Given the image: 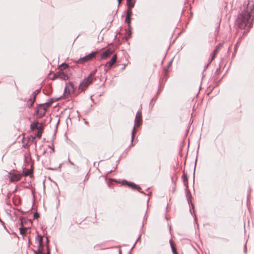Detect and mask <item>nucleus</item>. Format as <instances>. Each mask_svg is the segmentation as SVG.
<instances>
[{
  "label": "nucleus",
  "mask_w": 254,
  "mask_h": 254,
  "mask_svg": "<svg viewBox=\"0 0 254 254\" xmlns=\"http://www.w3.org/2000/svg\"><path fill=\"white\" fill-rule=\"evenodd\" d=\"M254 16V5H248L238 15L236 20L238 27L242 29L247 28L249 29L252 26L253 17Z\"/></svg>",
  "instance_id": "nucleus-1"
},
{
  "label": "nucleus",
  "mask_w": 254,
  "mask_h": 254,
  "mask_svg": "<svg viewBox=\"0 0 254 254\" xmlns=\"http://www.w3.org/2000/svg\"><path fill=\"white\" fill-rule=\"evenodd\" d=\"M96 71V69L94 70L86 78H84V80L79 85V88L80 89H81L82 91L83 90L92 83Z\"/></svg>",
  "instance_id": "nucleus-2"
},
{
  "label": "nucleus",
  "mask_w": 254,
  "mask_h": 254,
  "mask_svg": "<svg viewBox=\"0 0 254 254\" xmlns=\"http://www.w3.org/2000/svg\"><path fill=\"white\" fill-rule=\"evenodd\" d=\"M142 124V114L139 111H138L136 114L135 120H134V126L132 131L131 133V142L133 141L135 136V127H139Z\"/></svg>",
  "instance_id": "nucleus-3"
},
{
  "label": "nucleus",
  "mask_w": 254,
  "mask_h": 254,
  "mask_svg": "<svg viewBox=\"0 0 254 254\" xmlns=\"http://www.w3.org/2000/svg\"><path fill=\"white\" fill-rule=\"evenodd\" d=\"M52 101L50 102L45 103L43 104H40L37 110V113L40 118H42L44 116L47 111V107H49Z\"/></svg>",
  "instance_id": "nucleus-4"
},
{
  "label": "nucleus",
  "mask_w": 254,
  "mask_h": 254,
  "mask_svg": "<svg viewBox=\"0 0 254 254\" xmlns=\"http://www.w3.org/2000/svg\"><path fill=\"white\" fill-rule=\"evenodd\" d=\"M56 76L62 80H66L68 79V76L60 70L56 73Z\"/></svg>",
  "instance_id": "nucleus-5"
},
{
  "label": "nucleus",
  "mask_w": 254,
  "mask_h": 254,
  "mask_svg": "<svg viewBox=\"0 0 254 254\" xmlns=\"http://www.w3.org/2000/svg\"><path fill=\"white\" fill-rule=\"evenodd\" d=\"M123 184H127L129 187L131 188L133 190H136L139 191L141 190V188L139 186H137L133 183L128 182L126 180L123 181Z\"/></svg>",
  "instance_id": "nucleus-6"
},
{
  "label": "nucleus",
  "mask_w": 254,
  "mask_h": 254,
  "mask_svg": "<svg viewBox=\"0 0 254 254\" xmlns=\"http://www.w3.org/2000/svg\"><path fill=\"white\" fill-rule=\"evenodd\" d=\"M117 59V56L116 55H114L111 60L107 62L106 64V66L108 67V68H111L112 65L115 63Z\"/></svg>",
  "instance_id": "nucleus-7"
},
{
  "label": "nucleus",
  "mask_w": 254,
  "mask_h": 254,
  "mask_svg": "<svg viewBox=\"0 0 254 254\" xmlns=\"http://www.w3.org/2000/svg\"><path fill=\"white\" fill-rule=\"evenodd\" d=\"M112 53V51L110 49H108L104 52L101 56V59H105L108 57Z\"/></svg>",
  "instance_id": "nucleus-8"
},
{
  "label": "nucleus",
  "mask_w": 254,
  "mask_h": 254,
  "mask_svg": "<svg viewBox=\"0 0 254 254\" xmlns=\"http://www.w3.org/2000/svg\"><path fill=\"white\" fill-rule=\"evenodd\" d=\"M88 61H89V60L88 59L87 56H86L83 57V58H81L79 59H78V60L76 62V63L79 64H82L86 63V62H87Z\"/></svg>",
  "instance_id": "nucleus-9"
},
{
  "label": "nucleus",
  "mask_w": 254,
  "mask_h": 254,
  "mask_svg": "<svg viewBox=\"0 0 254 254\" xmlns=\"http://www.w3.org/2000/svg\"><path fill=\"white\" fill-rule=\"evenodd\" d=\"M21 177L19 175H13L10 177V181L11 182H17L20 180Z\"/></svg>",
  "instance_id": "nucleus-10"
},
{
  "label": "nucleus",
  "mask_w": 254,
  "mask_h": 254,
  "mask_svg": "<svg viewBox=\"0 0 254 254\" xmlns=\"http://www.w3.org/2000/svg\"><path fill=\"white\" fill-rule=\"evenodd\" d=\"M40 89L36 90L33 93V100L32 101V103L30 104V106H32L33 104H34L36 96L37 94L40 92Z\"/></svg>",
  "instance_id": "nucleus-11"
},
{
  "label": "nucleus",
  "mask_w": 254,
  "mask_h": 254,
  "mask_svg": "<svg viewBox=\"0 0 254 254\" xmlns=\"http://www.w3.org/2000/svg\"><path fill=\"white\" fill-rule=\"evenodd\" d=\"M97 53H98L97 51H93V52H92L89 54H88V55H86L87 56V58H88V59L89 60V61L91 60L93 58H94Z\"/></svg>",
  "instance_id": "nucleus-12"
},
{
  "label": "nucleus",
  "mask_w": 254,
  "mask_h": 254,
  "mask_svg": "<svg viewBox=\"0 0 254 254\" xmlns=\"http://www.w3.org/2000/svg\"><path fill=\"white\" fill-rule=\"evenodd\" d=\"M170 246H171L173 253L174 254H178L177 252L176 249L175 248V245L173 243V241L172 240H170Z\"/></svg>",
  "instance_id": "nucleus-13"
},
{
  "label": "nucleus",
  "mask_w": 254,
  "mask_h": 254,
  "mask_svg": "<svg viewBox=\"0 0 254 254\" xmlns=\"http://www.w3.org/2000/svg\"><path fill=\"white\" fill-rule=\"evenodd\" d=\"M182 179L183 180V182H184L185 186L186 187H188V182L187 175L186 174L184 173L183 175V176H182Z\"/></svg>",
  "instance_id": "nucleus-14"
},
{
  "label": "nucleus",
  "mask_w": 254,
  "mask_h": 254,
  "mask_svg": "<svg viewBox=\"0 0 254 254\" xmlns=\"http://www.w3.org/2000/svg\"><path fill=\"white\" fill-rule=\"evenodd\" d=\"M127 5L128 8H132L134 6V0H127Z\"/></svg>",
  "instance_id": "nucleus-15"
},
{
  "label": "nucleus",
  "mask_w": 254,
  "mask_h": 254,
  "mask_svg": "<svg viewBox=\"0 0 254 254\" xmlns=\"http://www.w3.org/2000/svg\"><path fill=\"white\" fill-rule=\"evenodd\" d=\"M68 66V64L65 63L62 64L59 67V69L63 71V69L66 68Z\"/></svg>",
  "instance_id": "nucleus-16"
},
{
  "label": "nucleus",
  "mask_w": 254,
  "mask_h": 254,
  "mask_svg": "<svg viewBox=\"0 0 254 254\" xmlns=\"http://www.w3.org/2000/svg\"><path fill=\"white\" fill-rule=\"evenodd\" d=\"M221 46V44H219L218 45H217L216 47V49H215V50L213 52V55L212 57L211 60H213L214 59L215 55L217 54L218 50H219V49L220 48V47Z\"/></svg>",
  "instance_id": "nucleus-17"
},
{
  "label": "nucleus",
  "mask_w": 254,
  "mask_h": 254,
  "mask_svg": "<svg viewBox=\"0 0 254 254\" xmlns=\"http://www.w3.org/2000/svg\"><path fill=\"white\" fill-rule=\"evenodd\" d=\"M36 240L38 242L39 245H40L43 244V237L41 235H38L37 237Z\"/></svg>",
  "instance_id": "nucleus-18"
},
{
  "label": "nucleus",
  "mask_w": 254,
  "mask_h": 254,
  "mask_svg": "<svg viewBox=\"0 0 254 254\" xmlns=\"http://www.w3.org/2000/svg\"><path fill=\"white\" fill-rule=\"evenodd\" d=\"M27 230V228H23L22 227H20L19 228L20 233V234H21L22 235L26 234Z\"/></svg>",
  "instance_id": "nucleus-19"
},
{
  "label": "nucleus",
  "mask_w": 254,
  "mask_h": 254,
  "mask_svg": "<svg viewBox=\"0 0 254 254\" xmlns=\"http://www.w3.org/2000/svg\"><path fill=\"white\" fill-rule=\"evenodd\" d=\"M31 128L32 130L38 128V123H33L31 124Z\"/></svg>",
  "instance_id": "nucleus-20"
},
{
  "label": "nucleus",
  "mask_w": 254,
  "mask_h": 254,
  "mask_svg": "<svg viewBox=\"0 0 254 254\" xmlns=\"http://www.w3.org/2000/svg\"><path fill=\"white\" fill-rule=\"evenodd\" d=\"M131 8H127V17H131L132 15V11L131 10Z\"/></svg>",
  "instance_id": "nucleus-21"
},
{
  "label": "nucleus",
  "mask_w": 254,
  "mask_h": 254,
  "mask_svg": "<svg viewBox=\"0 0 254 254\" xmlns=\"http://www.w3.org/2000/svg\"><path fill=\"white\" fill-rule=\"evenodd\" d=\"M43 249H44V248H43V244H42V245H41L39 244L38 246L37 251L43 253Z\"/></svg>",
  "instance_id": "nucleus-22"
},
{
  "label": "nucleus",
  "mask_w": 254,
  "mask_h": 254,
  "mask_svg": "<svg viewBox=\"0 0 254 254\" xmlns=\"http://www.w3.org/2000/svg\"><path fill=\"white\" fill-rule=\"evenodd\" d=\"M42 131L41 130L38 129L37 133H36V136L38 138H40L42 135Z\"/></svg>",
  "instance_id": "nucleus-23"
},
{
  "label": "nucleus",
  "mask_w": 254,
  "mask_h": 254,
  "mask_svg": "<svg viewBox=\"0 0 254 254\" xmlns=\"http://www.w3.org/2000/svg\"><path fill=\"white\" fill-rule=\"evenodd\" d=\"M23 173L24 174V176H28L29 175H30V173H31V171L30 170H27L25 171H23Z\"/></svg>",
  "instance_id": "nucleus-24"
},
{
  "label": "nucleus",
  "mask_w": 254,
  "mask_h": 254,
  "mask_svg": "<svg viewBox=\"0 0 254 254\" xmlns=\"http://www.w3.org/2000/svg\"><path fill=\"white\" fill-rule=\"evenodd\" d=\"M130 18H131V17H127V15H126V22L128 24L130 23Z\"/></svg>",
  "instance_id": "nucleus-25"
},
{
  "label": "nucleus",
  "mask_w": 254,
  "mask_h": 254,
  "mask_svg": "<svg viewBox=\"0 0 254 254\" xmlns=\"http://www.w3.org/2000/svg\"><path fill=\"white\" fill-rule=\"evenodd\" d=\"M32 100H33V98H31L27 102V106H28L29 107H31V106H30V104H31V103H32Z\"/></svg>",
  "instance_id": "nucleus-26"
},
{
  "label": "nucleus",
  "mask_w": 254,
  "mask_h": 254,
  "mask_svg": "<svg viewBox=\"0 0 254 254\" xmlns=\"http://www.w3.org/2000/svg\"><path fill=\"white\" fill-rule=\"evenodd\" d=\"M69 87H71V88L73 90V92H74V87H73V85L71 82L69 83L68 87V88H69Z\"/></svg>",
  "instance_id": "nucleus-27"
},
{
  "label": "nucleus",
  "mask_w": 254,
  "mask_h": 254,
  "mask_svg": "<svg viewBox=\"0 0 254 254\" xmlns=\"http://www.w3.org/2000/svg\"><path fill=\"white\" fill-rule=\"evenodd\" d=\"M39 215L37 212L35 213L33 215L34 218H37L38 217H39Z\"/></svg>",
  "instance_id": "nucleus-28"
},
{
  "label": "nucleus",
  "mask_w": 254,
  "mask_h": 254,
  "mask_svg": "<svg viewBox=\"0 0 254 254\" xmlns=\"http://www.w3.org/2000/svg\"><path fill=\"white\" fill-rule=\"evenodd\" d=\"M57 76H56V73L54 74L53 77L52 78V80H55V79H57Z\"/></svg>",
  "instance_id": "nucleus-29"
},
{
  "label": "nucleus",
  "mask_w": 254,
  "mask_h": 254,
  "mask_svg": "<svg viewBox=\"0 0 254 254\" xmlns=\"http://www.w3.org/2000/svg\"><path fill=\"white\" fill-rule=\"evenodd\" d=\"M34 253H35V254H43V253H40L38 251H34Z\"/></svg>",
  "instance_id": "nucleus-30"
},
{
  "label": "nucleus",
  "mask_w": 254,
  "mask_h": 254,
  "mask_svg": "<svg viewBox=\"0 0 254 254\" xmlns=\"http://www.w3.org/2000/svg\"><path fill=\"white\" fill-rule=\"evenodd\" d=\"M242 37H240V38L238 39V42H240V41L242 40Z\"/></svg>",
  "instance_id": "nucleus-31"
},
{
  "label": "nucleus",
  "mask_w": 254,
  "mask_h": 254,
  "mask_svg": "<svg viewBox=\"0 0 254 254\" xmlns=\"http://www.w3.org/2000/svg\"><path fill=\"white\" fill-rule=\"evenodd\" d=\"M46 243H47V244H48V243H49V239H48V237L46 238Z\"/></svg>",
  "instance_id": "nucleus-32"
},
{
  "label": "nucleus",
  "mask_w": 254,
  "mask_h": 254,
  "mask_svg": "<svg viewBox=\"0 0 254 254\" xmlns=\"http://www.w3.org/2000/svg\"><path fill=\"white\" fill-rule=\"evenodd\" d=\"M47 254H50V250L48 249Z\"/></svg>",
  "instance_id": "nucleus-33"
},
{
  "label": "nucleus",
  "mask_w": 254,
  "mask_h": 254,
  "mask_svg": "<svg viewBox=\"0 0 254 254\" xmlns=\"http://www.w3.org/2000/svg\"><path fill=\"white\" fill-rule=\"evenodd\" d=\"M195 168V167H194V168ZM195 171V169H194V171ZM193 181L194 180V172L193 173Z\"/></svg>",
  "instance_id": "nucleus-34"
},
{
  "label": "nucleus",
  "mask_w": 254,
  "mask_h": 254,
  "mask_svg": "<svg viewBox=\"0 0 254 254\" xmlns=\"http://www.w3.org/2000/svg\"><path fill=\"white\" fill-rule=\"evenodd\" d=\"M245 251H246L247 249H246V244H245Z\"/></svg>",
  "instance_id": "nucleus-35"
},
{
  "label": "nucleus",
  "mask_w": 254,
  "mask_h": 254,
  "mask_svg": "<svg viewBox=\"0 0 254 254\" xmlns=\"http://www.w3.org/2000/svg\"><path fill=\"white\" fill-rule=\"evenodd\" d=\"M118 1L119 2V4H120L121 3V0H118Z\"/></svg>",
  "instance_id": "nucleus-36"
},
{
  "label": "nucleus",
  "mask_w": 254,
  "mask_h": 254,
  "mask_svg": "<svg viewBox=\"0 0 254 254\" xmlns=\"http://www.w3.org/2000/svg\"><path fill=\"white\" fill-rule=\"evenodd\" d=\"M66 90H67V87H65V91L64 92H66Z\"/></svg>",
  "instance_id": "nucleus-37"
},
{
  "label": "nucleus",
  "mask_w": 254,
  "mask_h": 254,
  "mask_svg": "<svg viewBox=\"0 0 254 254\" xmlns=\"http://www.w3.org/2000/svg\"><path fill=\"white\" fill-rule=\"evenodd\" d=\"M136 242H135V243L134 244V246H135V244H136ZM133 247H133L132 248H131V249H133Z\"/></svg>",
  "instance_id": "nucleus-38"
},
{
  "label": "nucleus",
  "mask_w": 254,
  "mask_h": 254,
  "mask_svg": "<svg viewBox=\"0 0 254 254\" xmlns=\"http://www.w3.org/2000/svg\"><path fill=\"white\" fill-rule=\"evenodd\" d=\"M191 205H192V209H194V206H193V205L192 204H191Z\"/></svg>",
  "instance_id": "nucleus-39"
},
{
  "label": "nucleus",
  "mask_w": 254,
  "mask_h": 254,
  "mask_svg": "<svg viewBox=\"0 0 254 254\" xmlns=\"http://www.w3.org/2000/svg\"><path fill=\"white\" fill-rule=\"evenodd\" d=\"M196 216H195V218H194V220H195V221H196Z\"/></svg>",
  "instance_id": "nucleus-40"
},
{
  "label": "nucleus",
  "mask_w": 254,
  "mask_h": 254,
  "mask_svg": "<svg viewBox=\"0 0 254 254\" xmlns=\"http://www.w3.org/2000/svg\"><path fill=\"white\" fill-rule=\"evenodd\" d=\"M246 33V32H244V34H245Z\"/></svg>",
  "instance_id": "nucleus-41"
},
{
  "label": "nucleus",
  "mask_w": 254,
  "mask_h": 254,
  "mask_svg": "<svg viewBox=\"0 0 254 254\" xmlns=\"http://www.w3.org/2000/svg\"><path fill=\"white\" fill-rule=\"evenodd\" d=\"M70 163L71 164H72V165L73 164V163H72L71 162H70Z\"/></svg>",
  "instance_id": "nucleus-42"
},
{
  "label": "nucleus",
  "mask_w": 254,
  "mask_h": 254,
  "mask_svg": "<svg viewBox=\"0 0 254 254\" xmlns=\"http://www.w3.org/2000/svg\"><path fill=\"white\" fill-rule=\"evenodd\" d=\"M139 238L140 237L138 238V239L137 240V241L136 242H137L138 241V240L139 239Z\"/></svg>",
  "instance_id": "nucleus-43"
},
{
  "label": "nucleus",
  "mask_w": 254,
  "mask_h": 254,
  "mask_svg": "<svg viewBox=\"0 0 254 254\" xmlns=\"http://www.w3.org/2000/svg\"><path fill=\"white\" fill-rule=\"evenodd\" d=\"M171 63L170 62L169 64V65H170L171 64Z\"/></svg>",
  "instance_id": "nucleus-44"
}]
</instances>
